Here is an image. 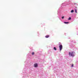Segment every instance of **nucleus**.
I'll return each mask as SVG.
<instances>
[{
  "label": "nucleus",
  "mask_w": 78,
  "mask_h": 78,
  "mask_svg": "<svg viewBox=\"0 0 78 78\" xmlns=\"http://www.w3.org/2000/svg\"><path fill=\"white\" fill-rule=\"evenodd\" d=\"M69 56H75V53L74 52H69Z\"/></svg>",
  "instance_id": "1"
},
{
  "label": "nucleus",
  "mask_w": 78,
  "mask_h": 78,
  "mask_svg": "<svg viewBox=\"0 0 78 78\" xmlns=\"http://www.w3.org/2000/svg\"><path fill=\"white\" fill-rule=\"evenodd\" d=\"M59 48L60 49V51H61V50H62V45H60L59 46Z\"/></svg>",
  "instance_id": "2"
},
{
  "label": "nucleus",
  "mask_w": 78,
  "mask_h": 78,
  "mask_svg": "<svg viewBox=\"0 0 78 78\" xmlns=\"http://www.w3.org/2000/svg\"><path fill=\"white\" fill-rule=\"evenodd\" d=\"M34 67H37V63H35L34 64Z\"/></svg>",
  "instance_id": "3"
},
{
  "label": "nucleus",
  "mask_w": 78,
  "mask_h": 78,
  "mask_svg": "<svg viewBox=\"0 0 78 78\" xmlns=\"http://www.w3.org/2000/svg\"><path fill=\"white\" fill-rule=\"evenodd\" d=\"M45 37L48 38V37H49V36L48 35H46L45 36Z\"/></svg>",
  "instance_id": "4"
},
{
  "label": "nucleus",
  "mask_w": 78,
  "mask_h": 78,
  "mask_svg": "<svg viewBox=\"0 0 78 78\" xmlns=\"http://www.w3.org/2000/svg\"><path fill=\"white\" fill-rule=\"evenodd\" d=\"M64 23L65 24H67V23H69V22H64Z\"/></svg>",
  "instance_id": "5"
},
{
  "label": "nucleus",
  "mask_w": 78,
  "mask_h": 78,
  "mask_svg": "<svg viewBox=\"0 0 78 78\" xmlns=\"http://www.w3.org/2000/svg\"><path fill=\"white\" fill-rule=\"evenodd\" d=\"M54 49L55 50H56V47H54Z\"/></svg>",
  "instance_id": "6"
},
{
  "label": "nucleus",
  "mask_w": 78,
  "mask_h": 78,
  "mask_svg": "<svg viewBox=\"0 0 78 78\" xmlns=\"http://www.w3.org/2000/svg\"><path fill=\"white\" fill-rule=\"evenodd\" d=\"M32 55H34V52H33L32 53Z\"/></svg>",
  "instance_id": "7"
},
{
  "label": "nucleus",
  "mask_w": 78,
  "mask_h": 78,
  "mask_svg": "<svg viewBox=\"0 0 78 78\" xmlns=\"http://www.w3.org/2000/svg\"><path fill=\"white\" fill-rule=\"evenodd\" d=\"M75 13H77V11L76 10V9L75 10Z\"/></svg>",
  "instance_id": "8"
},
{
  "label": "nucleus",
  "mask_w": 78,
  "mask_h": 78,
  "mask_svg": "<svg viewBox=\"0 0 78 78\" xmlns=\"http://www.w3.org/2000/svg\"><path fill=\"white\" fill-rule=\"evenodd\" d=\"M74 12V11H73V10H72L71 11V12Z\"/></svg>",
  "instance_id": "9"
},
{
  "label": "nucleus",
  "mask_w": 78,
  "mask_h": 78,
  "mask_svg": "<svg viewBox=\"0 0 78 78\" xmlns=\"http://www.w3.org/2000/svg\"><path fill=\"white\" fill-rule=\"evenodd\" d=\"M68 20H71V18L70 17L69 18H68Z\"/></svg>",
  "instance_id": "10"
},
{
  "label": "nucleus",
  "mask_w": 78,
  "mask_h": 78,
  "mask_svg": "<svg viewBox=\"0 0 78 78\" xmlns=\"http://www.w3.org/2000/svg\"><path fill=\"white\" fill-rule=\"evenodd\" d=\"M72 67H73V64H72Z\"/></svg>",
  "instance_id": "11"
},
{
  "label": "nucleus",
  "mask_w": 78,
  "mask_h": 78,
  "mask_svg": "<svg viewBox=\"0 0 78 78\" xmlns=\"http://www.w3.org/2000/svg\"><path fill=\"white\" fill-rule=\"evenodd\" d=\"M62 19H64V16H62Z\"/></svg>",
  "instance_id": "12"
},
{
  "label": "nucleus",
  "mask_w": 78,
  "mask_h": 78,
  "mask_svg": "<svg viewBox=\"0 0 78 78\" xmlns=\"http://www.w3.org/2000/svg\"><path fill=\"white\" fill-rule=\"evenodd\" d=\"M61 44V43H59V44Z\"/></svg>",
  "instance_id": "13"
}]
</instances>
